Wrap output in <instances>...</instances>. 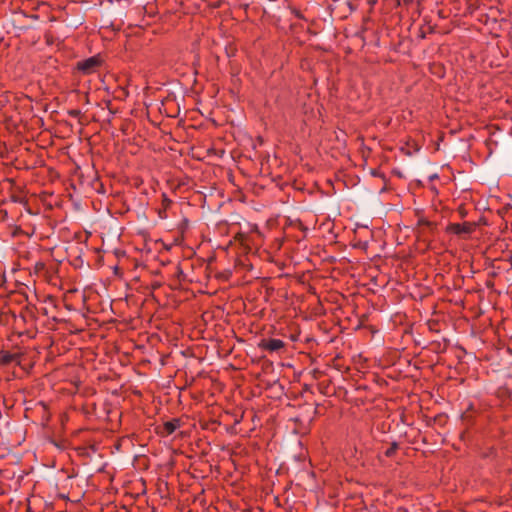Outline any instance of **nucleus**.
Instances as JSON below:
<instances>
[{"instance_id": "f03ea898", "label": "nucleus", "mask_w": 512, "mask_h": 512, "mask_svg": "<svg viewBox=\"0 0 512 512\" xmlns=\"http://www.w3.org/2000/svg\"><path fill=\"white\" fill-rule=\"evenodd\" d=\"M285 346V343L281 339H268V340H262L259 343V347L263 350L274 352L282 349Z\"/></svg>"}, {"instance_id": "f257e3e1", "label": "nucleus", "mask_w": 512, "mask_h": 512, "mask_svg": "<svg viewBox=\"0 0 512 512\" xmlns=\"http://www.w3.org/2000/svg\"><path fill=\"white\" fill-rule=\"evenodd\" d=\"M101 64L102 59L100 56H92L77 62L76 69L83 75H90L95 73Z\"/></svg>"}, {"instance_id": "423d86ee", "label": "nucleus", "mask_w": 512, "mask_h": 512, "mask_svg": "<svg viewBox=\"0 0 512 512\" xmlns=\"http://www.w3.org/2000/svg\"><path fill=\"white\" fill-rule=\"evenodd\" d=\"M392 450H393V449L388 450V451H387V455H390V454L392 453Z\"/></svg>"}, {"instance_id": "7ed1b4c3", "label": "nucleus", "mask_w": 512, "mask_h": 512, "mask_svg": "<svg viewBox=\"0 0 512 512\" xmlns=\"http://www.w3.org/2000/svg\"><path fill=\"white\" fill-rule=\"evenodd\" d=\"M447 231L452 234H468L472 231V227L469 223H451L447 227Z\"/></svg>"}, {"instance_id": "20e7f679", "label": "nucleus", "mask_w": 512, "mask_h": 512, "mask_svg": "<svg viewBox=\"0 0 512 512\" xmlns=\"http://www.w3.org/2000/svg\"><path fill=\"white\" fill-rule=\"evenodd\" d=\"M180 426V421L178 419H173L171 421H167L163 424L162 433L165 435H171L175 432L177 428Z\"/></svg>"}, {"instance_id": "39448f33", "label": "nucleus", "mask_w": 512, "mask_h": 512, "mask_svg": "<svg viewBox=\"0 0 512 512\" xmlns=\"http://www.w3.org/2000/svg\"><path fill=\"white\" fill-rule=\"evenodd\" d=\"M15 355L9 352H2L0 354V363L1 364H9L15 360Z\"/></svg>"}]
</instances>
